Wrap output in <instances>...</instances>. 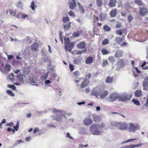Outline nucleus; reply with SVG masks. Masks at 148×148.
I'll use <instances>...</instances> for the list:
<instances>
[{"mask_svg":"<svg viewBox=\"0 0 148 148\" xmlns=\"http://www.w3.org/2000/svg\"><path fill=\"white\" fill-rule=\"evenodd\" d=\"M79 32H74L73 34V36L75 37H77L79 36Z\"/></svg>","mask_w":148,"mask_h":148,"instance_id":"nucleus-40","label":"nucleus"},{"mask_svg":"<svg viewBox=\"0 0 148 148\" xmlns=\"http://www.w3.org/2000/svg\"><path fill=\"white\" fill-rule=\"evenodd\" d=\"M121 26V23H118L116 25V27L117 28H120Z\"/></svg>","mask_w":148,"mask_h":148,"instance_id":"nucleus-64","label":"nucleus"},{"mask_svg":"<svg viewBox=\"0 0 148 148\" xmlns=\"http://www.w3.org/2000/svg\"><path fill=\"white\" fill-rule=\"evenodd\" d=\"M14 73H12L8 76V79H9L11 81H12L14 79Z\"/></svg>","mask_w":148,"mask_h":148,"instance_id":"nucleus-38","label":"nucleus"},{"mask_svg":"<svg viewBox=\"0 0 148 148\" xmlns=\"http://www.w3.org/2000/svg\"><path fill=\"white\" fill-rule=\"evenodd\" d=\"M128 130L129 132L134 133L138 130H140V126L139 124L130 123L128 124Z\"/></svg>","mask_w":148,"mask_h":148,"instance_id":"nucleus-2","label":"nucleus"},{"mask_svg":"<svg viewBox=\"0 0 148 148\" xmlns=\"http://www.w3.org/2000/svg\"><path fill=\"white\" fill-rule=\"evenodd\" d=\"M138 138L130 139H128L127 141H125V143H128L130 142H132L134 140H137Z\"/></svg>","mask_w":148,"mask_h":148,"instance_id":"nucleus-52","label":"nucleus"},{"mask_svg":"<svg viewBox=\"0 0 148 148\" xmlns=\"http://www.w3.org/2000/svg\"><path fill=\"white\" fill-rule=\"evenodd\" d=\"M73 74L74 75L76 76H78L79 75V73L78 71H76L74 72Z\"/></svg>","mask_w":148,"mask_h":148,"instance_id":"nucleus-62","label":"nucleus"},{"mask_svg":"<svg viewBox=\"0 0 148 148\" xmlns=\"http://www.w3.org/2000/svg\"><path fill=\"white\" fill-rule=\"evenodd\" d=\"M144 144L143 143H139L138 144L134 145V148L136 147H139L140 146H141L142 145H143Z\"/></svg>","mask_w":148,"mask_h":148,"instance_id":"nucleus-56","label":"nucleus"},{"mask_svg":"<svg viewBox=\"0 0 148 148\" xmlns=\"http://www.w3.org/2000/svg\"><path fill=\"white\" fill-rule=\"evenodd\" d=\"M117 14V10L115 9L112 10L110 12V14L112 17H115Z\"/></svg>","mask_w":148,"mask_h":148,"instance_id":"nucleus-23","label":"nucleus"},{"mask_svg":"<svg viewBox=\"0 0 148 148\" xmlns=\"http://www.w3.org/2000/svg\"><path fill=\"white\" fill-rule=\"evenodd\" d=\"M116 1L115 0H110L109 5L111 7L115 6Z\"/></svg>","mask_w":148,"mask_h":148,"instance_id":"nucleus-18","label":"nucleus"},{"mask_svg":"<svg viewBox=\"0 0 148 148\" xmlns=\"http://www.w3.org/2000/svg\"><path fill=\"white\" fill-rule=\"evenodd\" d=\"M69 15L70 16H75V14L74 13L71 11H70L69 12Z\"/></svg>","mask_w":148,"mask_h":148,"instance_id":"nucleus-61","label":"nucleus"},{"mask_svg":"<svg viewBox=\"0 0 148 148\" xmlns=\"http://www.w3.org/2000/svg\"><path fill=\"white\" fill-rule=\"evenodd\" d=\"M77 4L79 5V9L80 12L82 13L83 14L84 11L83 7L81 6V4L79 2H78Z\"/></svg>","mask_w":148,"mask_h":148,"instance_id":"nucleus-27","label":"nucleus"},{"mask_svg":"<svg viewBox=\"0 0 148 148\" xmlns=\"http://www.w3.org/2000/svg\"><path fill=\"white\" fill-rule=\"evenodd\" d=\"M70 70L71 71H72L74 69L73 66L71 64H70L69 65Z\"/></svg>","mask_w":148,"mask_h":148,"instance_id":"nucleus-58","label":"nucleus"},{"mask_svg":"<svg viewBox=\"0 0 148 148\" xmlns=\"http://www.w3.org/2000/svg\"><path fill=\"white\" fill-rule=\"evenodd\" d=\"M134 2L135 3L139 5H142V3L140 0H135Z\"/></svg>","mask_w":148,"mask_h":148,"instance_id":"nucleus-45","label":"nucleus"},{"mask_svg":"<svg viewBox=\"0 0 148 148\" xmlns=\"http://www.w3.org/2000/svg\"><path fill=\"white\" fill-rule=\"evenodd\" d=\"M82 60V59L80 58H77V59L75 58L73 60V62L75 64H78L80 63Z\"/></svg>","mask_w":148,"mask_h":148,"instance_id":"nucleus-26","label":"nucleus"},{"mask_svg":"<svg viewBox=\"0 0 148 148\" xmlns=\"http://www.w3.org/2000/svg\"><path fill=\"white\" fill-rule=\"evenodd\" d=\"M51 83V82L49 80H46L45 82V84L49 85V84Z\"/></svg>","mask_w":148,"mask_h":148,"instance_id":"nucleus-59","label":"nucleus"},{"mask_svg":"<svg viewBox=\"0 0 148 148\" xmlns=\"http://www.w3.org/2000/svg\"><path fill=\"white\" fill-rule=\"evenodd\" d=\"M121 148H134V144H131L123 146Z\"/></svg>","mask_w":148,"mask_h":148,"instance_id":"nucleus-41","label":"nucleus"},{"mask_svg":"<svg viewBox=\"0 0 148 148\" xmlns=\"http://www.w3.org/2000/svg\"><path fill=\"white\" fill-rule=\"evenodd\" d=\"M93 121L92 119L86 118L83 121L84 123L86 125H88L92 123Z\"/></svg>","mask_w":148,"mask_h":148,"instance_id":"nucleus-13","label":"nucleus"},{"mask_svg":"<svg viewBox=\"0 0 148 148\" xmlns=\"http://www.w3.org/2000/svg\"><path fill=\"white\" fill-rule=\"evenodd\" d=\"M89 83V81L86 79H84L81 85V87L83 88L87 86Z\"/></svg>","mask_w":148,"mask_h":148,"instance_id":"nucleus-16","label":"nucleus"},{"mask_svg":"<svg viewBox=\"0 0 148 148\" xmlns=\"http://www.w3.org/2000/svg\"><path fill=\"white\" fill-rule=\"evenodd\" d=\"M87 51L86 49H85L83 50H81V51H79L77 52L76 54L78 55L79 54H82V53H85Z\"/></svg>","mask_w":148,"mask_h":148,"instance_id":"nucleus-31","label":"nucleus"},{"mask_svg":"<svg viewBox=\"0 0 148 148\" xmlns=\"http://www.w3.org/2000/svg\"><path fill=\"white\" fill-rule=\"evenodd\" d=\"M64 41L66 43L69 44L70 42V38L69 37L66 38L65 37L64 39Z\"/></svg>","mask_w":148,"mask_h":148,"instance_id":"nucleus-54","label":"nucleus"},{"mask_svg":"<svg viewBox=\"0 0 148 148\" xmlns=\"http://www.w3.org/2000/svg\"><path fill=\"white\" fill-rule=\"evenodd\" d=\"M93 58L91 57H88L86 59L85 63L88 64H90L92 62Z\"/></svg>","mask_w":148,"mask_h":148,"instance_id":"nucleus-20","label":"nucleus"},{"mask_svg":"<svg viewBox=\"0 0 148 148\" xmlns=\"http://www.w3.org/2000/svg\"><path fill=\"white\" fill-rule=\"evenodd\" d=\"M131 97V96H130L129 97L127 94L125 93L121 95H119L118 99L121 101L126 102L130 100Z\"/></svg>","mask_w":148,"mask_h":148,"instance_id":"nucleus-3","label":"nucleus"},{"mask_svg":"<svg viewBox=\"0 0 148 148\" xmlns=\"http://www.w3.org/2000/svg\"><path fill=\"white\" fill-rule=\"evenodd\" d=\"M97 5L99 6H101L102 5V2L101 0H96Z\"/></svg>","mask_w":148,"mask_h":148,"instance_id":"nucleus-37","label":"nucleus"},{"mask_svg":"<svg viewBox=\"0 0 148 148\" xmlns=\"http://www.w3.org/2000/svg\"><path fill=\"white\" fill-rule=\"evenodd\" d=\"M77 3L75 0H72L69 3V8L71 9L74 10L76 6Z\"/></svg>","mask_w":148,"mask_h":148,"instance_id":"nucleus-10","label":"nucleus"},{"mask_svg":"<svg viewBox=\"0 0 148 148\" xmlns=\"http://www.w3.org/2000/svg\"><path fill=\"white\" fill-rule=\"evenodd\" d=\"M38 47V45L36 43H34L32 46V51L35 52L37 50Z\"/></svg>","mask_w":148,"mask_h":148,"instance_id":"nucleus-21","label":"nucleus"},{"mask_svg":"<svg viewBox=\"0 0 148 148\" xmlns=\"http://www.w3.org/2000/svg\"><path fill=\"white\" fill-rule=\"evenodd\" d=\"M52 111L55 113H59L60 114H61L60 113L61 112V111L60 110H57L56 109H53L52 110Z\"/></svg>","mask_w":148,"mask_h":148,"instance_id":"nucleus-53","label":"nucleus"},{"mask_svg":"<svg viewBox=\"0 0 148 148\" xmlns=\"http://www.w3.org/2000/svg\"><path fill=\"white\" fill-rule=\"evenodd\" d=\"M75 44V42H71L69 44H66L65 46V50L66 51H69V52L71 53Z\"/></svg>","mask_w":148,"mask_h":148,"instance_id":"nucleus-8","label":"nucleus"},{"mask_svg":"<svg viewBox=\"0 0 148 148\" xmlns=\"http://www.w3.org/2000/svg\"><path fill=\"white\" fill-rule=\"evenodd\" d=\"M108 64L107 60H103V66H105Z\"/></svg>","mask_w":148,"mask_h":148,"instance_id":"nucleus-60","label":"nucleus"},{"mask_svg":"<svg viewBox=\"0 0 148 148\" xmlns=\"http://www.w3.org/2000/svg\"><path fill=\"white\" fill-rule=\"evenodd\" d=\"M101 90L98 87H95L92 90V94L96 97H98L100 95Z\"/></svg>","mask_w":148,"mask_h":148,"instance_id":"nucleus-5","label":"nucleus"},{"mask_svg":"<svg viewBox=\"0 0 148 148\" xmlns=\"http://www.w3.org/2000/svg\"><path fill=\"white\" fill-rule=\"evenodd\" d=\"M70 19L69 17L67 16H64L63 18V21L64 24H66L69 22Z\"/></svg>","mask_w":148,"mask_h":148,"instance_id":"nucleus-25","label":"nucleus"},{"mask_svg":"<svg viewBox=\"0 0 148 148\" xmlns=\"http://www.w3.org/2000/svg\"><path fill=\"white\" fill-rule=\"evenodd\" d=\"M108 60L111 62H113L114 61V59L113 57L111 56L108 58Z\"/></svg>","mask_w":148,"mask_h":148,"instance_id":"nucleus-55","label":"nucleus"},{"mask_svg":"<svg viewBox=\"0 0 148 148\" xmlns=\"http://www.w3.org/2000/svg\"><path fill=\"white\" fill-rule=\"evenodd\" d=\"M113 78L112 77H107L106 80V82L108 84L111 83L112 82Z\"/></svg>","mask_w":148,"mask_h":148,"instance_id":"nucleus-28","label":"nucleus"},{"mask_svg":"<svg viewBox=\"0 0 148 148\" xmlns=\"http://www.w3.org/2000/svg\"><path fill=\"white\" fill-rule=\"evenodd\" d=\"M108 94V92L106 90H101L100 94V97L101 99H103Z\"/></svg>","mask_w":148,"mask_h":148,"instance_id":"nucleus-9","label":"nucleus"},{"mask_svg":"<svg viewBox=\"0 0 148 148\" xmlns=\"http://www.w3.org/2000/svg\"><path fill=\"white\" fill-rule=\"evenodd\" d=\"M119 122H117L115 121L112 122L111 123V124L114 126L117 127H118Z\"/></svg>","mask_w":148,"mask_h":148,"instance_id":"nucleus-46","label":"nucleus"},{"mask_svg":"<svg viewBox=\"0 0 148 148\" xmlns=\"http://www.w3.org/2000/svg\"><path fill=\"white\" fill-rule=\"evenodd\" d=\"M7 86L10 88H12L13 90L16 89L15 86L13 85H8Z\"/></svg>","mask_w":148,"mask_h":148,"instance_id":"nucleus-51","label":"nucleus"},{"mask_svg":"<svg viewBox=\"0 0 148 148\" xmlns=\"http://www.w3.org/2000/svg\"><path fill=\"white\" fill-rule=\"evenodd\" d=\"M105 127L104 123L101 124H93L90 127V131L92 134L94 135H99L101 134V132L99 130L100 128Z\"/></svg>","mask_w":148,"mask_h":148,"instance_id":"nucleus-1","label":"nucleus"},{"mask_svg":"<svg viewBox=\"0 0 148 148\" xmlns=\"http://www.w3.org/2000/svg\"><path fill=\"white\" fill-rule=\"evenodd\" d=\"M128 125L125 122H119L118 128L121 130H127L128 129Z\"/></svg>","mask_w":148,"mask_h":148,"instance_id":"nucleus-4","label":"nucleus"},{"mask_svg":"<svg viewBox=\"0 0 148 148\" xmlns=\"http://www.w3.org/2000/svg\"><path fill=\"white\" fill-rule=\"evenodd\" d=\"M9 11H7V14H8ZM9 12L10 14L12 16H14L16 14V10H9Z\"/></svg>","mask_w":148,"mask_h":148,"instance_id":"nucleus-30","label":"nucleus"},{"mask_svg":"<svg viewBox=\"0 0 148 148\" xmlns=\"http://www.w3.org/2000/svg\"><path fill=\"white\" fill-rule=\"evenodd\" d=\"M109 40L107 38L105 39L102 42V44L103 45H106L108 44Z\"/></svg>","mask_w":148,"mask_h":148,"instance_id":"nucleus-32","label":"nucleus"},{"mask_svg":"<svg viewBox=\"0 0 148 148\" xmlns=\"http://www.w3.org/2000/svg\"><path fill=\"white\" fill-rule=\"evenodd\" d=\"M51 72L49 71L47 73H46L42 77V80H44L47 79H48L51 80H54V78L53 77V76H54V75H53V76L52 77H49V76L50 75H51Z\"/></svg>","mask_w":148,"mask_h":148,"instance_id":"nucleus-6","label":"nucleus"},{"mask_svg":"<svg viewBox=\"0 0 148 148\" xmlns=\"http://www.w3.org/2000/svg\"><path fill=\"white\" fill-rule=\"evenodd\" d=\"M121 67H123L124 65V62L122 60H120L117 63Z\"/></svg>","mask_w":148,"mask_h":148,"instance_id":"nucleus-34","label":"nucleus"},{"mask_svg":"<svg viewBox=\"0 0 148 148\" xmlns=\"http://www.w3.org/2000/svg\"><path fill=\"white\" fill-rule=\"evenodd\" d=\"M94 121L96 122H98L100 121V119L99 117L96 115H95L93 116Z\"/></svg>","mask_w":148,"mask_h":148,"instance_id":"nucleus-35","label":"nucleus"},{"mask_svg":"<svg viewBox=\"0 0 148 148\" xmlns=\"http://www.w3.org/2000/svg\"><path fill=\"white\" fill-rule=\"evenodd\" d=\"M22 17L24 19H26L27 20H29V19L28 15L25 14L22 15Z\"/></svg>","mask_w":148,"mask_h":148,"instance_id":"nucleus-47","label":"nucleus"},{"mask_svg":"<svg viewBox=\"0 0 148 148\" xmlns=\"http://www.w3.org/2000/svg\"><path fill=\"white\" fill-rule=\"evenodd\" d=\"M19 127V122L18 121L16 123V125L15 126H13V128L16 131H17L18 130Z\"/></svg>","mask_w":148,"mask_h":148,"instance_id":"nucleus-42","label":"nucleus"},{"mask_svg":"<svg viewBox=\"0 0 148 148\" xmlns=\"http://www.w3.org/2000/svg\"><path fill=\"white\" fill-rule=\"evenodd\" d=\"M143 86L144 90H148V77L145 79L143 83Z\"/></svg>","mask_w":148,"mask_h":148,"instance_id":"nucleus-11","label":"nucleus"},{"mask_svg":"<svg viewBox=\"0 0 148 148\" xmlns=\"http://www.w3.org/2000/svg\"><path fill=\"white\" fill-rule=\"evenodd\" d=\"M35 4L34 2L33 1H32L31 3V4L30 6V7L33 10H35Z\"/></svg>","mask_w":148,"mask_h":148,"instance_id":"nucleus-39","label":"nucleus"},{"mask_svg":"<svg viewBox=\"0 0 148 148\" xmlns=\"http://www.w3.org/2000/svg\"><path fill=\"white\" fill-rule=\"evenodd\" d=\"M123 52L121 50L117 51L115 54V57L116 58H120L122 56Z\"/></svg>","mask_w":148,"mask_h":148,"instance_id":"nucleus-17","label":"nucleus"},{"mask_svg":"<svg viewBox=\"0 0 148 148\" xmlns=\"http://www.w3.org/2000/svg\"><path fill=\"white\" fill-rule=\"evenodd\" d=\"M23 141L21 140H17L15 142V143L14 144V145H17L18 144L21 143H23Z\"/></svg>","mask_w":148,"mask_h":148,"instance_id":"nucleus-57","label":"nucleus"},{"mask_svg":"<svg viewBox=\"0 0 148 148\" xmlns=\"http://www.w3.org/2000/svg\"><path fill=\"white\" fill-rule=\"evenodd\" d=\"M124 30V29L123 30L122 29L118 30L116 31L117 34L119 35H121L122 34L123 31Z\"/></svg>","mask_w":148,"mask_h":148,"instance_id":"nucleus-48","label":"nucleus"},{"mask_svg":"<svg viewBox=\"0 0 148 148\" xmlns=\"http://www.w3.org/2000/svg\"><path fill=\"white\" fill-rule=\"evenodd\" d=\"M63 116H64L65 118H66V117L65 115L63 116V115H61L59 116L58 114L56 115L55 116H52V117L53 119L57 121H59L62 118Z\"/></svg>","mask_w":148,"mask_h":148,"instance_id":"nucleus-14","label":"nucleus"},{"mask_svg":"<svg viewBox=\"0 0 148 148\" xmlns=\"http://www.w3.org/2000/svg\"><path fill=\"white\" fill-rule=\"evenodd\" d=\"M132 101L137 105L138 106L140 105L139 102L137 100L134 99L132 100Z\"/></svg>","mask_w":148,"mask_h":148,"instance_id":"nucleus-43","label":"nucleus"},{"mask_svg":"<svg viewBox=\"0 0 148 148\" xmlns=\"http://www.w3.org/2000/svg\"><path fill=\"white\" fill-rule=\"evenodd\" d=\"M103 28L104 30L106 31H109L111 30L110 28L107 25H105Z\"/></svg>","mask_w":148,"mask_h":148,"instance_id":"nucleus-49","label":"nucleus"},{"mask_svg":"<svg viewBox=\"0 0 148 148\" xmlns=\"http://www.w3.org/2000/svg\"><path fill=\"white\" fill-rule=\"evenodd\" d=\"M101 52L103 55H105L109 53V52L106 49H103L101 50Z\"/></svg>","mask_w":148,"mask_h":148,"instance_id":"nucleus-36","label":"nucleus"},{"mask_svg":"<svg viewBox=\"0 0 148 148\" xmlns=\"http://www.w3.org/2000/svg\"><path fill=\"white\" fill-rule=\"evenodd\" d=\"M17 77L18 80L19 81V82L21 84H23L24 83L23 77V76L21 75H17Z\"/></svg>","mask_w":148,"mask_h":148,"instance_id":"nucleus-22","label":"nucleus"},{"mask_svg":"<svg viewBox=\"0 0 148 148\" xmlns=\"http://www.w3.org/2000/svg\"><path fill=\"white\" fill-rule=\"evenodd\" d=\"M135 96L136 97H140L142 95V92L141 90H136L134 93Z\"/></svg>","mask_w":148,"mask_h":148,"instance_id":"nucleus-24","label":"nucleus"},{"mask_svg":"<svg viewBox=\"0 0 148 148\" xmlns=\"http://www.w3.org/2000/svg\"><path fill=\"white\" fill-rule=\"evenodd\" d=\"M71 23L69 22L66 24H63L64 29L65 30H68L71 27Z\"/></svg>","mask_w":148,"mask_h":148,"instance_id":"nucleus-19","label":"nucleus"},{"mask_svg":"<svg viewBox=\"0 0 148 148\" xmlns=\"http://www.w3.org/2000/svg\"><path fill=\"white\" fill-rule=\"evenodd\" d=\"M115 40L117 43H119L123 41V39L122 38L116 37L115 38Z\"/></svg>","mask_w":148,"mask_h":148,"instance_id":"nucleus-29","label":"nucleus"},{"mask_svg":"<svg viewBox=\"0 0 148 148\" xmlns=\"http://www.w3.org/2000/svg\"><path fill=\"white\" fill-rule=\"evenodd\" d=\"M86 46V43L84 41L82 42L77 45V47L80 49H84Z\"/></svg>","mask_w":148,"mask_h":148,"instance_id":"nucleus-12","label":"nucleus"},{"mask_svg":"<svg viewBox=\"0 0 148 148\" xmlns=\"http://www.w3.org/2000/svg\"><path fill=\"white\" fill-rule=\"evenodd\" d=\"M119 95L116 93L110 94L108 97V99L110 101L114 102L117 98L118 99Z\"/></svg>","mask_w":148,"mask_h":148,"instance_id":"nucleus-7","label":"nucleus"},{"mask_svg":"<svg viewBox=\"0 0 148 148\" xmlns=\"http://www.w3.org/2000/svg\"><path fill=\"white\" fill-rule=\"evenodd\" d=\"M7 92L11 96L14 97V94L10 90H7Z\"/></svg>","mask_w":148,"mask_h":148,"instance_id":"nucleus-44","label":"nucleus"},{"mask_svg":"<svg viewBox=\"0 0 148 148\" xmlns=\"http://www.w3.org/2000/svg\"><path fill=\"white\" fill-rule=\"evenodd\" d=\"M6 69L8 71H10V66L9 65H6L5 66Z\"/></svg>","mask_w":148,"mask_h":148,"instance_id":"nucleus-63","label":"nucleus"},{"mask_svg":"<svg viewBox=\"0 0 148 148\" xmlns=\"http://www.w3.org/2000/svg\"><path fill=\"white\" fill-rule=\"evenodd\" d=\"M29 80L32 83H36V80L32 77H30L29 78Z\"/></svg>","mask_w":148,"mask_h":148,"instance_id":"nucleus-33","label":"nucleus"},{"mask_svg":"<svg viewBox=\"0 0 148 148\" xmlns=\"http://www.w3.org/2000/svg\"><path fill=\"white\" fill-rule=\"evenodd\" d=\"M147 9L145 8H140L139 14L142 16L145 15L147 13Z\"/></svg>","mask_w":148,"mask_h":148,"instance_id":"nucleus-15","label":"nucleus"},{"mask_svg":"<svg viewBox=\"0 0 148 148\" xmlns=\"http://www.w3.org/2000/svg\"><path fill=\"white\" fill-rule=\"evenodd\" d=\"M23 3L20 2H19L17 4V6L18 7V8H21L22 9L23 8Z\"/></svg>","mask_w":148,"mask_h":148,"instance_id":"nucleus-50","label":"nucleus"}]
</instances>
